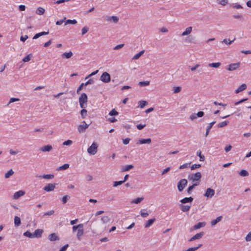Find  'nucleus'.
<instances>
[{
    "instance_id": "nucleus-2",
    "label": "nucleus",
    "mask_w": 251,
    "mask_h": 251,
    "mask_svg": "<svg viewBox=\"0 0 251 251\" xmlns=\"http://www.w3.org/2000/svg\"><path fill=\"white\" fill-rule=\"evenodd\" d=\"M201 172H197L195 174H192L188 176V179L191 181L193 183H198L199 185L201 178Z\"/></svg>"
},
{
    "instance_id": "nucleus-22",
    "label": "nucleus",
    "mask_w": 251,
    "mask_h": 251,
    "mask_svg": "<svg viewBox=\"0 0 251 251\" xmlns=\"http://www.w3.org/2000/svg\"><path fill=\"white\" fill-rule=\"evenodd\" d=\"M192 31V27L189 26L185 28V30L182 32L181 36H185L190 34Z\"/></svg>"
},
{
    "instance_id": "nucleus-58",
    "label": "nucleus",
    "mask_w": 251,
    "mask_h": 251,
    "mask_svg": "<svg viewBox=\"0 0 251 251\" xmlns=\"http://www.w3.org/2000/svg\"><path fill=\"white\" fill-rule=\"evenodd\" d=\"M140 214L143 218H146L149 215V213L143 209L140 211Z\"/></svg>"
},
{
    "instance_id": "nucleus-16",
    "label": "nucleus",
    "mask_w": 251,
    "mask_h": 251,
    "mask_svg": "<svg viewBox=\"0 0 251 251\" xmlns=\"http://www.w3.org/2000/svg\"><path fill=\"white\" fill-rule=\"evenodd\" d=\"M204 233L203 232H200L199 233H197L194 236H193L192 237H191L189 241L190 242H192L193 241L200 239L202 238V237L203 236Z\"/></svg>"
},
{
    "instance_id": "nucleus-37",
    "label": "nucleus",
    "mask_w": 251,
    "mask_h": 251,
    "mask_svg": "<svg viewBox=\"0 0 251 251\" xmlns=\"http://www.w3.org/2000/svg\"><path fill=\"white\" fill-rule=\"evenodd\" d=\"M70 167V165L69 164H64V165L60 166L57 169L58 171H64L68 169Z\"/></svg>"
},
{
    "instance_id": "nucleus-7",
    "label": "nucleus",
    "mask_w": 251,
    "mask_h": 251,
    "mask_svg": "<svg viewBox=\"0 0 251 251\" xmlns=\"http://www.w3.org/2000/svg\"><path fill=\"white\" fill-rule=\"evenodd\" d=\"M188 181L186 179H180L177 183V187L179 192H181L186 186Z\"/></svg>"
},
{
    "instance_id": "nucleus-38",
    "label": "nucleus",
    "mask_w": 251,
    "mask_h": 251,
    "mask_svg": "<svg viewBox=\"0 0 251 251\" xmlns=\"http://www.w3.org/2000/svg\"><path fill=\"white\" fill-rule=\"evenodd\" d=\"M14 172L12 169L9 170L4 175V177L5 178H8L14 174Z\"/></svg>"
},
{
    "instance_id": "nucleus-23",
    "label": "nucleus",
    "mask_w": 251,
    "mask_h": 251,
    "mask_svg": "<svg viewBox=\"0 0 251 251\" xmlns=\"http://www.w3.org/2000/svg\"><path fill=\"white\" fill-rule=\"evenodd\" d=\"M73 53L71 51H70L69 52H65L61 54V57L62 58H65V59H69L73 56Z\"/></svg>"
},
{
    "instance_id": "nucleus-10",
    "label": "nucleus",
    "mask_w": 251,
    "mask_h": 251,
    "mask_svg": "<svg viewBox=\"0 0 251 251\" xmlns=\"http://www.w3.org/2000/svg\"><path fill=\"white\" fill-rule=\"evenodd\" d=\"M100 80L104 83H109L111 80L110 75L107 72H104L101 75Z\"/></svg>"
},
{
    "instance_id": "nucleus-1",
    "label": "nucleus",
    "mask_w": 251,
    "mask_h": 251,
    "mask_svg": "<svg viewBox=\"0 0 251 251\" xmlns=\"http://www.w3.org/2000/svg\"><path fill=\"white\" fill-rule=\"evenodd\" d=\"M73 232H76V236L78 240H81L82 236L84 234V225L83 224H79L72 227Z\"/></svg>"
},
{
    "instance_id": "nucleus-18",
    "label": "nucleus",
    "mask_w": 251,
    "mask_h": 251,
    "mask_svg": "<svg viewBox=\"0 0 251 251\" xmlns=\"http://www.w3.org/2000/svg\"><path fill=\"white\" fill-rule=\"evenodd\" d=\"M111 219L110 217L107 216H103L100 218V222L103 225H106L110 222Z\"/></svg>"
},
{
    "instance_id": "nucleus-42",
    "label": "nucleus",
    "mask_w": 251,
    "mask_h": 251,
    "mask_svg": "<svg viewBox=\"0 0 251 251\" xmlns=\"http://www.w3.org/2000/svg\"><path fill=\"white\" fill-rule=\"evenodd\" d=\"M201 246H202V244H199L197 247L189 248L187 250H184L183 251H195L197 250L198 249H199L200 247H201Z\"/></svg>"
},
{
    "instance_id": "nucleus-57",
    "label": "nucleus",
    "mask_w": 251,
    "mask_h": 251,
    "mask_svg": "<svg viewBox=\"0 0 251 251\" xmlns=\"http://www.w3.org/2000/svg\"><path fill=\"white\" fill-rule=\"evenodd\" d=\"M89 28L88 27L86 26H84L81 29V34L82 35H84L89 31Z\"/></svg>"
},
{
    "instance_id": "nucleus-46",
    "label": "nucleus",
    "mask_w": 251,
    "mask_h": 251,
    "mask_svg": "<svg viewBox=\"0 0 251 251\" xmlns=\"http://www.w3.org/2000/svg\"><path fill=\"white\" fill-rule=\"evenodd\" d=\"M32 56V55L31 54H28L23 59V61L24 62H27L29 61L31 59Z\"/></svg>"
},
{
    "instance_id": "nucleus-9",
    "label": "nucleus",
    "mask_w": 251,
    "mask_h": 251,
    "mask_svg": "<svg viewBox=\"0 0 251 251\" xmlns=\"http://www.w3.org/2000/svg\"><path fill=\"white\" fill-rule=\"evenodd\" d=\"M240 65L241 63L240 62L231 63L227 66L226 70L229 72L235 71L240 67Z\"/></svg>"
},
{
    "instance_id": "nucleus-32",
    "label": "nucleus",
    "mask_w": 251,
    "mask_h": 251,
    "mask_svg": "<svg viewBox=\"0 0 251 251\" xmlns=\"http://www.w3.org/2000/svg\"><path fill=\"white\" fill-rule=\"evenodd\" d=\"M49 34V32H45V31H43V32H39V33H36L33 37V39H36L38 38H39L40 37L42 36H43V35H47Z\"/></svg>"
},
{
    "instance_id": "nucleus-48",
    "label": "nucleus",
    "mask_w": 251,
    "mask_h": 251,
    "mask_svg": "<svg viewBox=\"0 0 251 251\" xmlns=\"http://www.w3.org/2000/svg\"><path fill=\"white\" fill-rule=\"evenodd\" d=\"M77 23V21L76 20H67L65 22V25H67L68 24H72L75 25Z\"/></svg>"
},
{
    "instance_id": "nucleus-55",
    "label": "nucleus",
    "mask_w": 251,
    "mask_h": 251,
    "mask_svg": "<svg viewBox=\"0 0 251 251\" xmlns=\"http://www.w3.org/2000/svg\"><path fill=\"white\" fill-rule=\"evenodd\" d=\"M197 154L200 157V161H203L205 159L204 156L201 154V151H198Z\"/></svg>"
},
{
    "instance_id": "nucleus-24",
    "label": "nucleus",
    "mask_w": 251,
    "mask_h": 251,
    "mask_svg": "<svg viewBox=\"0 0 251 251\" xmlns=\"http://www.w3.org/2000/svg\"><path fill=\"white\" fill-rule=\"evenodd\" d=\"M206 225V223L205 222H199L197 224L194 225L193 226L194 229H198L201 228V227H204Z\"/></svg>"
},
{
    "instance_id": "nucleus-30",
    "label": "nucleus",
    "mask_w": 251,
    "mask_h": 251,
    "mask_svg": "<svg viewBox=\"0 0 251 251\" xmlns=\"http://www.w3.org/2000/svg\"><path fill=\"white\" fill-rule=\"evenodd\" d=\"M208 67L214 68H218L221 65V63L220 62H214L210 63L208 64Z\"/></svg>"
},
{
    "instance_id": "nucleus-31",
    "label": "nucleus",
    "mask_w": 251,
    "mask_h": 251,
    "mask_svg": "<svg viewBox=\"0 0 251 251\" xmlns=\"http://www.w3.org/2000/svg\"><path fill=\"white\" fill-rule=\"evenodd\" d=\"M179 206L181 211L184 212L188 211L191 207V205H180Z\"/></svg>"
},
{
    "instance_id": "nucleus-13",
    "label": "nucleus",
    "mask_w": 251,
    "mask_h": 251,
    "mask_svg": "<svg viewBox=\"0 0 251 251\" xmlns=\"http://www.w3.org/2000/svg\"><path fill=\"white\" fill-rule=\"evenodd\" d=\"M25 194V192L24 190H19L14 193L12 196L13 200H18L20 197H23Z\"/></svg>"
},
{
    "instance_id": "nucleus-53",
    "label": "nucleus",
    "mask_w": 251,
    "mask_h": 251,
    "mask_svg": "<svg viewBox=\"0 0 251 251\" xmlns=\"http://www.w3.org/2000/svg\"><path fill=\"white\" fill-rule=\"evenodd\" d=\"M217 2L219 4L225 6L228 3V0H217Z\"/></svg>"
},
{
    "instance_id": "nucleus-21",
    "label": "nucleus",
    "mask_w": 251,
    "mask_h": 251,
    "mask_svg": "<svg viewBox=\"0 0 251 251\" xmlns=\"http://www.w3.org/2000/svg\"><path fill=\"white\" fill-rule=\"evenodd\" d=\"M247 89V85L246 84H242L239 87L237 88L235 91V94H238L239 93L246 90Z\"/></svg>"
},
{
    "instance_id": "nucleus-36",
    "label": "nucleus",
    "mask_w": 251,
    "mask_h": 251,
    "mask_svg": "<svg viewBox=\"0 0 251 251\" xmlns=\"http://www.w3.org/2000/svg\"><path fill=\"white\" fill-rule=\"evenodd\" d=\"M215 123V122H212L211 123H210L209 125L206 127V132H205V136L206 137L209 133V131L210 130V129L211 128V127H212V126H213V125Z\"/></svg>"
},
{
    "instance_id": "nucleus-40",
    "label": "nucleus",
    "mask_w": 251,
    "mask_h": 251,
    "mask_svg": "<svg viewBox=\"0 0 251 251\" xmlns=\"http://www.w3.org/2000/svg\"><path fill=\"white\" fill-rule=\"evenodd\" d=\"M144 200L143 198H137L131 201V203L138 204L140 203Z\"/></svg>"
},
{
    "instance_id": "nucleus-33",
    "label": "nucleus",
    "mask_w": 251,
    "mask_h": 251,
    "mask_svg": "<svg viewBox=\"0 0 251 251\" xmlns=\"http://www.w3.org/2000/svg\"><path fill=\"white\" fill-rule=\"evenodd\" d=\"M133 168V166L132 165H127L123 166L122 168V172H125L129 171V170L132 169Z\"/></svg>"
},
{
    "instance_id": "nucleus-4",
    "label": "nucleus",
    "mask_w": 251,
    "mask_h": 251,
    "mask_svg": "<svg viewBox=\"0 0 251 251\" xmlns=\"http://www.w3.org/2000/svg\"><path fill=\"white\" fill-rule=\"evenodd\" d=\"M98 145L93 142L91 145L87 149V152L90 155H94L96 154L98 151Z\"/></svg>"
},
{
    "instance_id": "nucleus-8",
    "label": "nucleus",
    "mask_w": 251,
    "mask_h": 251,
    "mask_svg": "<svg viewBox=\"0 0 251 251\" xmlns=\"http://www.w3.org/2000/svg\"><path fill=\"white\" fill-rule=\"evenodd\" d=\"M88 126L89 125L86 124L85 121H83L77 126V131L79 133H83L88 128Z\"/></svg>"
},
{
    "instance_id": "nucleus-11",
    "label": "nucleus",
    "mask_w": 251,
    "mask_h": 251,
    "mask_svg": "<svg viewBox=\"0 0 251 251\" xmlns=\"http://www.w3.org/2000/svg\"><path fill=\"white\" fill-rule=\"evenodd\" d=\"M215 190L211 188H208L206 189L203 196L207 198H212L215 195Z\"/></svg>"
},
{
    "instance_id": "nucleus-6",
    "label": "nucleus",
    "mask_w": 251,
    "mask_h": 251,
    "mask_svg": "<svg viewBox=\"0 0 251 251\" xmlns=\"http://www.w3.org/2000/svg\"><path fill=\"white\" fill-rule=\"evenodd\" d=\"M87 96L85 93H82L79 99V102L81 108H84L87 102Z\"/></svg>"
},
{
    "instance_id": "nucleus-56",
    "label": "nucleus",
    "mask_w": 251,
    "mask_h": 251,
    "mask_svg": "<svg viewBox=\"0 0 251 251\" xmlns=\"http://www.w3.org/2000/svg\"><path fill=\"white\" fill-rule=\"evenodd\" d=\"M198 186V183H193V185L190 186L187 189V193L189 194L191 193L192 190L194 189L195 186Z\"/></svg>"
},
{
    "instance_id": "nucleus-47",
    "label": "nucleus",
    "mask_w": 251,
    "mask_h": 251,
    "mask_svg": "<svg viewBox=\"0 0 251 251\" xmlns=\"http://www.w3.org/2000/svg\"><path fill=\"white\" fill-rule=\"evenodd\" d=\"M73 141H72L71 140L68 139V140L64 141V142H63L62 145L63 146H70L73 144Z\"/></svg>"
},
{
    "instance_id": "nucleus-49",
    "label": "nucleus",
    "mask_w": 251,
    "mask_h": 251,
    "mask_svg": "<svg viewBox=\"0 0 251 251\" xmlns=\"http://www.w3.org/2000/svg\"><path fill=\"white\" fill-rule=\"evenodd\" d=\"M23 235H24V236H25V237H27L28 238H34L33 233H31L30 232H29L28 231H27L24 232Z\"/></svg>"
},
{
    "instance_id": "nucleus-45",
    "label": "nucleus",
    "mask_w": 251,
    "mask_h": 251,
    "mask_svg": "<svg viewBox=\"0 0 251 251\" xmlns=\"http://www.w3.org/2000/svg\"><path fill=\"white\" fill-rule=\"evenodd\" d=\"M147 104L148 102L145 100H140L138 102L139 107L141 108H143Z\"/></svg>"
},
{
    "instance_id": "nucleus-28",
    "label": "nucleus",
    "mask_w": 251,
    "mask_h": 251,
    "mask_svg": "<svg viewBox=\"0 0 251 251\" xmlns=\"http://www.w3.org/2000/svg\"><path fill=\"white\" fill-rule=\"evenodd\" d=\"M155 221V219L154 218L148 220L144 224V227L145 228L149 227L151 225H152V224Z\"/></svg>"
},
{
    "instance_id": "nucleus-26",
    "label": "nucleus",
    "mask_w": 251,
    "mask_h": 251,
    "mask_svg": "<svg viewBox=\"0 0 251 251\" xmlns=\"http://www.w3.org/2000/svg\"><path fill=\"white\" fill-rule=\"evenodd\" d=\"M222 216H220L217 217L216 219L212 220L210 222L211 226H214L218 223L220 222L222 220Z\"/></svg>"
},
{
    "instance_id": "nucleus-25",
    "label": "nucleus",
    "mask_w": 251,
    "mask_h": 251,
    "mask_svg": "<svg viewBox=\"0 0 251 251\" xmlns=\"http://www.w3.org/2000/svg\"><path fill=\"white\" fill-rule=\"evenodd\" d=\"M14 223L15 227H19L21 224V220L18 216H15L14 219Z\"/></svg>"
},
{
    "instance_id": "nucleus-63",
    "label": "nucleus",
    "mask_w": 251,
    "mask_h": 251,
    "mask_svg": "<svg viewBox=\"0 0 251 251\" xmlns=\"http://www.w3.org/2000/svg\"><path fill=\"white\" fill-rule=\"evenodd\" d=\"M201 167V165L200 164H193L191 167V170H194L196 169H198Z\"/></svg>"
},
{
    "instance_id": "nucleus-64",
    "label": "nucleus",
    "mask_w": 251,
    "mask_h": 251,
    "mask_svg": "<svg viewBox=\"0 0 251 251\" xmlns=\"http://www.w3.org/2000/svg\"><path fill=\"white\" fill-rule=\"evenodd\" d=\"M245 240L246 242H250L251 241V231L248 233L245 237Z\"/></svg>"
},
{
    "instance_id": "nucleus-43",
    "label": "nucleus",
    "mask_w": 251,
    "mask_h": 251,
    "mask_svg": "<svg viewBox=\"0 0 251 251\" xmlns=\"http://www.w3.org/2000/svg\"><path fill=\"white\" fill-rule=\"evenodd\" d=\"M239 174L241 176H249V173L245 170H242L239 172Z\"/></svg>"
},
{
    "instance_id": "nucleus-14",
    "label": "nucleus",
    "mask_w": 251,
    "mask_h": 251,
    "mask_svg": "<svg viewBox=\"0 0 251 251\" xmlns=\"http://www.w3.org/2000/svg\"><path fill=\"white\" fill-rule=\"evenodd\" d=\"M204 115V112L202 111H199L197 113H193L189 116V119L191 121H194L198 117H202Z\"/></svg>"
},
{
    "instance_id": "nucleus-27",
    "label": "nucleus",
    "mask_w": 251,
    "mask_h": 251,
    "mask_svg": "<svg viewBox=\"0 0 251 251\" xmlns=\"http://www.w3.org/2000/svg\"><path fill=\"white\" fill-rule=\"evenodd\" d=\"M193 201V198L191 197H188V198H185L182 200H180V202L181 203H191Z\"/></svg>"
},
{
    "instance_id": "nucleus-5",
    "label": "nucleus",
    "mask_w": 251,
    "mask_h": 251,
    "mask_svg": "<svg viewBox=\"0 0 251 251\" xmlns=\"http://www.w3.org/2000/svg\"><path fill=\"white\" fill-rule=\"evenodd\" d=\"M119 113L115 109H112L108 113V115L110 116L107 119V121L110 123H115L117 121V120L113 116L118 115Z\"/></svg>"
},
{
    "instance_id": "nucleus-50",
    "label": "nucleus",
    "mask_w": 251,
    "mask_h": 251,
    "mask_svg": "<svg viewBox=\"0 0 251 251\" xmlns=\"http://www.w3.org/2000/svg\"><path fill=\"white\" fill-rule=\"evenodd\" d=\"M124 183V181H122V180L114 181L113 182V186L114 187H116L119 185H122Z\"/></svg>"
},
{
    "instance_id": "nucleus-34",
    "label": "nucleus",
    "mask_w": 251,
    "mask_h": 251,
    "mask_svg": "<svg viewBox=\"0 0 251 251\" xmlns=\"http://www.w3.org/2000/svg\"><path fill=\"white\" fill-rule=\"evenodd\" d=\"M39 177L46 179H51L54 178V175L52 174L44 175L43 176H40Z\"/></svg>"
},
{
    "instance_id": "nucleus-44",
    "label": "nucleus",
    "mask_w": 251,
    "mask_h": 251,
    "mask_svg": "<svg viewBox=\"0 0 251 251\" xmlns=\"http://www.w3.org/2000/svg\"><path fill=\"white\" fill-rule=\"evenodd\" d=\"M232 7L235 9H241L243 8V6L241 4L237 3L233 4Z\"/></svg>"
},
{
    "instance_id": "nucleus-52",
    "label": "nucleus",
    "mask_w": 251,
    "mask_h": 251,
    "mask_svg": "<svg viewBox=\"0 0 251 251\" xmlns=\"http://www.w3.org/2000/svg\"><path fill=\"white\" fill-rule=\"evenodd\" d=\"M70 197L68 195L64 196L62 198V202L63 204H65L70 199Z\"/></svg>"
},
{
    "instance_id": "nucleus-12",
    "label": "nucleus",
    "mask_w": 251,
    "mask_h": 251,
    "mask_svg": "<svg viewBox=\"0 0 251 251\" xmlns=\"http://www.w3.org/2000/svg\"><path fill=\"white\" fill-rule=\"evenodd\" d=\"M55 183H49L43 188V190L47 192L53 191L55 188Z\"/></svg>"
},
{
    "instance_id": "nucleus-19",
    "label": "nucleus",
    "mask_w": 251,
    "mask_h": 251,
    "mask_svg": "<svg viewBox=\"0 0 251 251\" xmlns=\"http://www.w3.org/2000/svg\"><path fill=\"white\" fill-rule=\"evenodd\" d=\"M43 232V230L42 229H36L34 231V233H33L34 238H39V237H41Z\"/></svg>"
},
{
    "instance_id": "nucleus-59",
    "label": "nucleus",
    "mask_w": 251,
    "mask_h": 251,
    "mask_svg": "<svg viewBox=\"0 0 251 251\" xmlns=\"http://www.w3.org/2000/svg\"><path fill=\"white\" fill-rule=\"evenodd\" d=\"M228 121H224V122H223L222 123H219L218 125V127H224V126H227L228 125Z\"/></svg>"
},
{
    "instance_id": "nucleus-15",
    "label": "nucleus",
    "mask_w": 251,
    "mask_h": 251,
    "mask_svg": "<svg viewBox=\"0 0 251 251\" xmlns=\"http://www.w3.org/2000/svg\"><path fill=\"white\" fill-rule=\"evenodd\" d=\"M53 149L52 146L50 145H47L40 148V150L42 152H50Z\"/></svg>"
},
{
    "instance_id": "nucleus-60",
    "label": "nucleus",
    "mask_w": 251,
    "mask_h": 251,
    "mask_svg": "<svg viewBox=\"0 0 251 251\" xmlns=\"http://www.w3.org/2000/svg\"><path fill=\"white\" fill-rule=\"evenodd\" d=\"M190 163H186L180 165L179 167L180 170L188 168L190 165Z\"/></svg>"
},
{
    "instance_id": "nucleus-61",
    "label": "nucleus",
    "mask_w": 251,
    "mask_h": 251,
    "mask_svg": "<svg viewBox=\"0 0 251 251\" xmlns=\"http://www.w3.org/2000/svg\"><path fill=\"white\" fill-rule=\"evenodd\" d=\"M200 67V65L199 64H195V65L192 66L190 68V70L192 72L195 71L197 69H198Z\"/></svg>"
},
{
    "instance_id": "nucleus-35",
    "label": "nucleus",
    "mask_w": 251,
    "mask_h": 251,
    "mask_svg": "<svg viewBox=\"0 0 251 251\" xmlns=\"http://www.w3.org/2000/svg\"><path fill=\"white\" fill-rule=\"evenodd\" d=\"M145 52L144 50L140 51L139 52L135 54L132 57L133 60H137Z\"/></svg>"
},
{
    "instance_id": "nucleus-62",
    "label": "nucleus",
    "mask_w": 251,
    "mask_h": 251,
    "mask_svg": "<svg viewBox=\"0 0 251 251\" xmlns=\"http://www.w3.org/2000/svg\"><path fill=\"white\" fill-rule=\"evenodd\" d=\"M20 100V99L18 98H11L10 99L8 103V104L9 105L11 103H13L16 101H19Z\"/></svg>"
},
{
    "instance_id": "nucleus-29",
    "label": "nucleus",
    "mask_w": 251,
    "mask_h": 251,
    "mask_svg": "<svg viewBox=\"0 0 251 251\" xmlns=\"http://www.w3.org/2000/svg\"><path fill=\"white\" fill-rule=\"evenodd\" d=\"M45 9L42 7H39L36 10V13L38 15H42L44 14Z\"/></svg>"
},
{
    "instance_id": "nucleus-51",
    "label": "nucleus",
    "mask_w": 251,
    "mask_h": 251,
    "mask_svg": "<svg viewBox=\"0 0 251 251\" xmlns=\"http://www.w3.org/2000/svg\"><path fill=\"white\" fill-rule=\"evenodd\" d=\"M80 114H81V117L83 119L85 118L87 116V110L85 109H83L82 110H81L80 111Z\"/></svg>"
},
{
    "instance_id": "nucleus-39",
    "label": "nucleus",
    "mask_w": 251,
    "mask_h": 251,
    "mask_svg": "<svg viewBox=\"0 0 251 251\" xmlns=\"http://www.w3.org/2000/svg\"><path fill=\"white\" fill-rule=\"evenodd\" d=\"M234 40H230L229 39H224L221 41V43L226 44V45H229L233 42Z\"/></svg>"
},
{
    "instance_id": "nucleus-54",
    "label": "nucleus",
    "mask_w": 251,
    "mask_h": 251,
    "mask_svg": "<svg viewBox=\"0 0 251 251\" xmlns=\"http://www.w3.org/2000/svg\"><path fill=\"white\" fill-rule=\"evenodd\" d=\"M139 85L141 86H146L150 85V81H140L139 83Z\"/></svg>"
},
{
    "instance_id": "nucleus-20",
    "label": "nucleus",
    "mask_w": 251,
    "mask_h": 251,
    "mask_svg": "<svg viewBox=\"0 0 251 251\" xmlns=\"http://www.w3.org/2000/svg\"><path fill=\"white\" fill-rule=\"evenodd\" d=\"M151 142V138L140 139L138 140V143L139 144H150Z\"/></svg>"
},
{
    "instance_id": "nucleus-3",
    "label": "nucleus",
    "mask_w": 251,
    "mask_h": 251,
    "mask_svg": "<svg viewBox=\"0 0 251 251\" xmlns=\"http://www.w3.org/2000/svg\"><path fill=\"white\" fill-rule=\"evenodd\" d=\"M104 19L105 22L109 23H113L117 24L119 21V18L117 16H105L104 17Z\"/></svg>"
},
{
    "instance_id": "nucleus-41",
    "label": "nucleus",
    "mask_w": 251,
    "mask_h": 251,
    "mask_svg": "<svg viewBox=\"0 0 251 251\" xmlns=\"http://www.w3.org/2000/svg\"><path fill=\"white\" fill-rule=\"evenodd\" d=\"M181 89L180 86H174L173 87V91L174 94H177L181 91Z\"/></svg>"
},
{
    "instance_id": "nucleus-17",
    "label": "nucleus",
    "mask_w": 251,
    "mask_h": 251,
    "mask_svg": "<svg viewBox=\"0 0 251 251\" xmlns=\"http://www.w3.org/2000/svg\"><path fill=\"white\" fill-rule=\"evenodd\" d=\"M48 238L49 240L50 241H55L59 240V237L55 233L50 234L49 235Z\"/></svg>"
}]
</instances>
